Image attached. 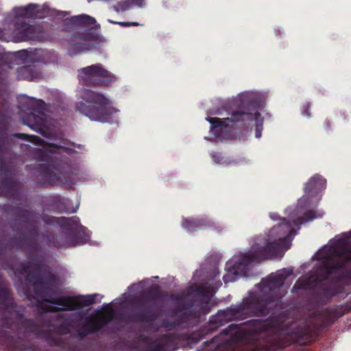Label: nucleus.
<instances>
[{
  "instance_id": "nucleus-8",
  "label": "nucleus",
  "mask_w": 351,
  "mask_h": 351,
  "mask_svg": "<svg viewBox=\"0 0 351 351\" xmlns=\"http://www.w3.org/2000/svg\"><path fill=\"white\" fill-rule=\"evenodd\" d=\"M86 313L84 311L58 313L51 319L40 317L38 321L43 326L52 328L60 337L69 335L80 340H83L89 335L104 332L106 329L110 332L119 330L118 326L112 323V317L109 316L96 322L91 316L85 315Z\"/></svg>"
},
{
  "instance_id": "nucleus-33",
  "label": "nucleus",
  "mask_w": 351,
  "mask_h": 351,
  "mask_svg": "<svg viewBox=\"0 0 351 351\" xmlns=\"http://www.w3.org/2000/svg\"><path fill=\"white\" fill-rule=\"evenodd\" d=\"M16 288L19 294H23L26 298H28L32 296V293L28 289L26 284L21 282L20 286L17 287Z\"/></svg>"
},
{
  "instance_id": "nucleus-12",
  "label": "nucleus",
  "mask_w": 351,
  "mask_h": 351,
  "mask_svg": "<svg viewBox=\"0 0 351 351\" xmlns=\"http://www.w3.org/2000/svg\"><path fill=\"white\" fill-rule=\"evenodd\" d=\"M81 101L75 104V109L91 121L101 123H118L119 110L104 94L88 88H81L77 93Z\"/></svg>"
},
{
  "instance_id": "nucleus-37",
  "label": "nucleus",
  "mask_w": 351,
  "mask_h": 351,
  "mask_svg": "<svg viewBox=\"0 0 351 351\" xmlns=\"http://www.w3.org/2000/svg\"><path fill=\"white\" fill-rule=\"evenodd\" d=\"M210 312V306H209L208 302H206V303H204L201 305L199 308V312L198 313V315H199L200 313L202 314H208Z\"/></svg>"
},
{
  "instance_id": "nucleus-23",
  "label": "nucleus",
  "mask_w": 351,
  "mask_h": 351,
  "mask_svg": "<svg viewBox=\"0 0 351 351\" xmlns=\"http://www.w3.org/2000/svg\"><path fill=\"white\" fill-rule=\"evenodd\" d=\"M15 36L19 41L35 40L34 28L23 19L14 20Z\"/></svg>"
},
{
  "instance_id": "nucleus-22",
  "label": "nucleus",
  "mask_w": 351,
  "mask_h": 351,
  "mask_svg": "<svg viewBox=\"0 0 351 351\" xmlns=\"http://www.w3.org/2000/svg\"><path fill=\"white\" fill-rule=\"evenodd\" d=\"M182 227L189 234H192L195 231L200 230H204L210 228L216 230L219 232L213 221L209 219L208 217H200V218H184Z\"/></svg>"
},
{
  "instance_id": "nucleus-26",
  "label": "nucleus",
  "mask_w": 351,
  "mask_h": 351,
  "mask_svg": "<svg viewBox=\"0 0 351 351\" xmlns=\"http://www.w3.org/2000/svg\"><path fill=\"white\" fill-rule=\"evenodd\" d=\"M172 341V335L169 333L161 335L148 344V350L149 351H166L168 344Z\"/></svg>"
},
{
  "instance_id": "nucleus-41",
  "label": "nucleus",
  "mask_w": 351,
  "mask_h": 351,
  "mask_svg": "<svg viewBox=\"0 0 351 351\" xmlns=\"http://www.w3.org/2000/svg\"><path fill=\"white\" fill-rule=\"evenodd\" d=\"M147 280H143L141 282H139L138 284H136V283H133L132 285H130L128 287V291H130V292H132L133 291V290L134 289H137L141 284H143V282H144L145 281H146Z\"/></svg>"
},
{
  "instance_id": "nucleus-36",
  "label": "nucleus",
  "mask_w": 351,
  "mask_h": 351,
  "mask_svg": "<svg viewBox=\"0 0 351 351\" xmlns=\"http://www.w3.org/2000/svg\"><path fill=\"white\" fill-rule=\"evenodd\" d=\"M192 291H193L192 293L194 294L195 296H199V297H202V298H204L206 296L204 289L201 286H197L195 288H193Z\"/></svg>"
},
{
  "instance_id": "nucleus-45",
  "label": "nucleus",
  "mask_w": 351,
  "mask_h": 351,
  "mask_svg": "<svg viewBox=\"0 0 351 351\" xmlns=\"http://www.w3.org/2000/svg\"><path fill=\"white\" fill-rule=\"evenodd\" d=\"M112 302L110 303H104L101 306H100V308H102V311L108 306H110Z\"/></svg>"
},
{
  "instance_id": "nucleus-34",
  "label": "nucleus",
  "mask_w": 351,
  "mask_h": 351,
  "mask_svg": "<svg viewBox=\"0 0 351 351\" xmlns=\"http://www.w3.org/2000/svg\"><path fill=\"white\" fill-rule=\"evenodd\" d=\"M14 57L25 62L29 58V54L27 50H21L15 52Z\"/></svg>"
},
{
  "instance_id": "nucleus-20",
  "label": "nucleus",
  "mask_w": 351,
  "mask_h": 351,
  "mask_svg": "<svg viewBox=\"0 0 351 351\" xmlns=\"http://www.w3.org/2000/svg\"><path fill=\"white\" fill-rule=\"evenodd\" d=\"M351 239V230L348 232H344L339 235L335 236V237L333 239L330 240V242L332 241L335 242V245L337 247H342L339 249H329L328 252L326 253V254H320L318 256L317 259L319 261H321V258H324V257H327L329 255L332 256V257L337 258L339 256L341 255V253H343V251L346 250H351V247H345L346 245H347L350 240ZM351 263V260L349 261H347L345 263V265L342 267V268L340 270V274L342 276V278L343 277L342 270L346 267V265Z\"/></svg>"
},
{
  "instance_id": "nucleus-50",
  "label": "nucleus",
  "mask_w": 351,
  "mask_h": 351,
  "mask_svg": "<svg viewBox=\"0 0 351 351\" xmlns=\"http://www.w3.org/2000/svg\"><path fill=\"white\" fill-rule=\"evenodd\" d=\"M154 279H158V276H154L153 277Z\"/></svg>"
},
{
  "instance_id": "nucleus-35",
  "label": "nucleus",
  "mask_w": 351,
  "mask_h": 351,
  "mask_svg": "<svg viewBox=\"0 0 351 351\" xmlns=\"http://www.w3.org/2000/svg\"><path fill=\"white\" fill-rule=\"evenodd\" d=\"M238 325L235 324H231L228 326L226 328L223 329L220 333V335H232L233 331H237L238 330Z\"/></svg>"
},
{
  "instance_id": "nucleus-13",
  "label": "nucleus",
  "mask_w": 351,
  "mask_h": 351,
  "mask_svg": "<svg viewBox=\"0 0 351 351\" xmlns=\"http://www.w3.org/2000/svg\"><path fill=\"white\" fill-rule=\"evenodd\" d=\"M326 187V180L319 174L314 175L305 183V195L298 199L295 212L289 214L295 225H302L324 215L322 210H314L313 208L317 206L322 199Z\"/></svg>"
},
{
  "instance_id": "nucleus-24",
  "label": "nucleus",
  "mask_w": 351,
  "mask_h": 351,
  "mask_svg": "<svg viewBox=\"0 0 351 351\" xmlns=\"http://www.w3.org/2000/svg\"><path fill=\"white\" fill-rule=\"evenodd\" d=\"M219 275V270L216 261L213 262L212 258H208L206 262L202 265L201 268L196 270L193 277L202 276V280H214Z\"/></svg>"
},
{
  "instance_id": "nucleus-44",
  "label": "nucleus",
  "mask_w": 351,
  "mask_h": 351,
  "mask_svg": "<svg viewBox=\"0 0 351 351\" xmlns=\"http://www.w3.org/2000/svg\"><path fill=\"white\" fill-rule=\"evenodd\" d=\"M102 312V308H100L99 306L98 308H95L93 313V315H99Z\"/></svg>"
},
{
  "instance_id": "nucleus-15",
  "label": "nucleus",
  "mask_w": 351,
  "mask_h": 351,
  "mask_svg": "<svg viewBox=\"0 0 351 351\" xmlns=\"http://www.w3.org/2000/svg\"><path fill=\"white\" fill-rule=\"evenodd\" d=\"M0 212L7 216L16 217V221H19L28 226V234L32 236L35 239L38 237V227L42 220V216L35 210L24 209L21 208L16 203H6L0 205Z\"/></svg>"
},
{
  "instance_id": "nucleus-51",
  "label": "nucleus",
  "mask_w": 351,
  "mask_h": 351,
  "mask_svg": "<svg viewBox=\"0 0 351 351\" xmlns=\"http://www.w3.org/2000/svg\"><path fill=\"white\" fill-rule=\"evenodd\" d=\"M81 147H82V145H79L77 146V147H78V148H80V149H81Z\"/></svg>"
},
{
  "instance_id": "nucleus-7",
  "label": "nucleus",
  "mask_w": 351,
  "mask_h": 351,
  "mask_svg": "<svg viewBox=\"0 0 351 351\" xmlns=\"http://www.w3.org/2000/svg\"><path fill=\"white\" fill-rule=\"evenodd\" d=\"M350 260V250L343 251L337 258L331 255L321 258L306 278L300 277L296 280L291 292L297 293L299 290H314L312 303L317 306L326 305L332 298L343 292L340 270Z\"/></svg>"
},
{
  "instance_id": "nucleus-27",
  "label": "nucleus",
  "mask_w": 351,
  "mask_h": 351,
  "mask_svg": "<svg viewBox=\"0 0 351 351\" xmlns=\"http://www.w3.org/2000/svg\"><path fill=\"white\" fill-rule=\"evenodd\" d=\"M229 344V340L223 339L221 335H217L210 341L204 342L203 351H222Z\"/></svg>"
},
{
  "instance_id": "nucleus-17",
  "label": "nucleus",
  "mask_w": 351,
  "mask_h": 351,
  "mask_svg": "<svg viewBox=\"0 0 351 351\" xmlns=\"http://www.w3.org/2000/svg\"><path fill=\"white\" fill-rule=\"evenodd\" d=\"M15 20L24 19H43L47 16H55L58 19L66 17L69 13L65 11H59L49 7L47 3L39 5L29 3L25 7H15L13 8Z\"/></svg>"
},
{
  "instance_id": "nucleus-47",
  "label": "nucleus",
  "mask_w": 351,
  "mask_h": 351,
  "mask_svg": "<svg viewBox=\"0 0 351 351\" xmlns=\"http://www.w3.org/2000/svg\"><path fill=\"white\" fill-rule=\"evenodd\" d=\"M108 22L110 23H112V24H117V23H118V21H112L111 19H108Z\"/></svg>"
},
{
  "instance_id": "nucleus-16",
  "label": "nucleus",
  "mask_w": 351,
  "mask_h": 351,
  "mask_svg": "<svg viewBox=\"0 0 351 351\" xmlns=\"http://www.w3.org/2000/svg\"><path fill=\"white\" fill-rule=\"evenodd\" d=\"M78 80L84 86H108L117 81L115 75L99 63L78 69Z\"/></svg>"
},
{
  "instance_id": "nucleus-38",
  "label": "nucleus",
  "mask_w": 351,
  "mask_h": 351,
  "mask_svg": "<svg viewBox=\"0 0 351 351\" xmlns=\"http://www.w3.org/2000/svg\"><path fill=\"white\" fill-rule=\"evenodd\" d=\"M145 1L146 0H129L132 8L135 6L143 8L145 4Z\"/></svg>"
},
{
  "instance_id": "nucleus-1",
  "label": "nucleus",
  "mask_w": 351,
  "mask_h": 351,
  "mask_svg": "<svg viewBox=\"0 0 351 351\" xmlns=\"http://www.w3.org/2000/svg\"><path fill=\"white\" fill-rule=\"evenodd\" d=\"M292 274L291 268H283L270 274L256 285L257 290L249 291L247 296L240 303L219 310L215 315H211L209 319L210 328H217L228 322L243 320L249 317H267L254 320L259 332L249 335L239 351H276L289 346L294 334L293 329L274 319V315L280 299L276 292Z\"/></svg>"
},
{
  "instance_id": "nucleus-32",
  "label": "nucleus",
  "mask_w": 351,
  "mask_h": 351,
  "mask_svg": "<svg viewBox=\"0 0 351 351\" xmlns=\"http://www.w3.org/2000/svg\"><path fill=\"white\" fill-rule=\"evenodd\" d=\"M183 322L179 320L178 319L176 322L169 321L167 319H162L161 322V327L167 328L168 330L173 329L178 324L182 323Z\"/></svg>"
},
{
  "instance_id": "nucleus-49",
  "label": "nucleus",
  "mask_w": 351,
  "mask_h": 351,
  "mask_svg": "<svg viewBox=\"0 0 351 351\" xmlns=\"http://www.w3.org/2000/svg\"><path fill=\"white\" fill-rule=\"evenodd\" d=\"M278 33L280 34V31L279 29H275V34H276V35L277 36Z\"/></svg>"
},
{
  "instance_id": "nucleus-18",
  "label": "nucleus",
  "mask_w": 351,
  "mask_h": 351,
  "mask_svg": "<svg viewBox=\"0 0 351 351\" xmlns=\"http://www.w3.org/2000/svg\"><path fill=\"white\" fill-rule=\"evenodd\" d=\"M23 105V108H26L29 112L26 118H23V123L36 131L37 128L43 123V117L47 111V104L43 99L27 97V101Z\"/></svg>"
},
{
  "instance_id": "nucleus-21",
  "label": "nucleus",
  "mask_w": 351,
  "mask_h": 351,
  "mask_svg": "<svg viewBox=\"0 0 351 351\" xmlns=\"http://www.w3.org/2000/svg\"><path fill=\"white\" fill-rule=\"evenodd\" d=\"M72 201L60 195L51 196L49 198L46 206L47 210L56 213H76L79 206L75 208L71 206Z\"/></svg>"
},
{
  "instance_id": "nucleus-14",
  "label": "nucleus",
  "mask_w": 351,
  "mask_h": 351,
  "mask_svg": "<svg viewBox=\"0 0 351 351\" xmlns=\"http://www.w3.org/2000/svg\"><path fill=\"white\" fill-rule=\"evenodd\" d=\"M166 300L176 303L179 306L172 311L171 315L184 322L189 318L198 317L197 311L194 308L195 302L186 299L182 294L167 293L158 288L151 289L138 298V306H143L145 302L164 303Z\"/></svg>"
},
{
  "instance_id": "nucleus-48",
  "label": "nucleus",
  "mask_w": 351,
  "mask_h": 351,
  "mask_svg": "<svg viewBox=\"0 0 351 351\" xmlns=\"http://www.w3.org/2000/svg\"><path fill=\"white\" fill-rule=\"evenodd\" d=\"M128 297H129V294H128L127 293H123L122 294V298H125H125H128Z\"/></svg>"
},
{
  "instance_id": "nucleus-42",
  "label": "nucleus",
  "mask_w": 351,
  "mask_h": 351,
  "mask_svg": "<svg viewBox=\"0 0 351 351\" xmlns=\"http://www.w3.org/2000/svg\"><path fill=\"white\" fill-rule=\"evenodd\" d=\"M58 147L60 149H62L63 152L66 153L67 154H72L75 152V151H74L73 149L70 148V147H63V146H59Z\"/></svg>"
},
{
  "instance_id": "nucleus-40",
  "label": "nucleus",
  "mask_w": 351,
  "mask_h": 351,
  "mask_svg": "<svg viewBox=\"0 0 351 351\" xmlns=\"http://www.w3.org/2000/svg\"><path fill=\"white\" fill-rule=\"evenodd\" d=\"M117 25L121 26V27H130V26H137L139 24L136 22H118Z\"/></svg>"
},
{
  "instance_id": "nucleus-43",
  "label": "nucleus",
  "mask_w": 351,
  "mask_h": 351,
  "mask_svg": "<svg viewBox=\"0 0 351 351\" xmlns=\"http://www.w3.org/2000/svg\"><path fill=\"white\" fill-rule=\"evenodd\" d=\"M324 128L326 130H330V122L328 119H326L324 121Z\"/></svg>"
},
{
  "instance_id": "nucleus-9",
  "label": "nucleus",
  "mask_w": 351,
  "mask_h": 351,
  "mask_svg": "<svg viewBox=\"0 0 351 351\" xmlns=\"http://www.w3.org/2000/svg\"><path fill=\"white\" fill-rule=\"evenodd\" d=\"M53 149L49 152L40 148L34 149L33 154L35 158L39 162L46 163H36L27 165L25 169L36 180L38 186L48 187L62 182V180L77 182L88 180L87 175L84 176L78 167L73 165L68 159H52L49 153H54Z\"/></svg>"
},
{
  "instance_id": "nucleus-11",
  "label": "nucleus",
  "mask_w": 351,
  "mask_h": 351,
  "mask_svg": "<svg viewBox=\"0 0 351 351\" xmlns=\"http://www.w3.org/2000/svg\"><path fill=\"white\" fill-rule=\"evenodd\" d=\"M25 140L35 143L40 140L36 135H28L23 133H13L8 123L0 121V195L12 197L15 200L22 199L19 191L18 182L14 178V169L8 165L3 158L6 155H11L16 147V139Z\"/></svg>"
},
{
  "instance_id": "nucleus-6",
  "label": "nucleus",
  "mask_w": 351,
  "mask_h": 351,
  "mask_svg": "<svg viewBox=\"0 0 351 351\" xmlns=\"http://www.w3.org/2000/svg\"><path fill=\"white\" fill-rule=\"evenodd\" d=\"M42 221L48 225L60 226L62 229V237L56 239L51 232L46 230L41 233L39 232V236L36 240L28 234V226H26V232L21 234L27 235L29 237L28 239L21 237H0V256H5L13 250H19L29 246L33 250H37L39 247L38 241L47 246H53L58 249L75 247L88 243L90 245H97L95 241L90 240V231L80 224V218L77 216L58 217L43 214Z\"/></svg>"
},
{
  "instance_id": "nucleus-25",
  "label": "nucleus",
  "mask_w": 351,
  "mask_h": 351,
  "mask_svg": "<svg viewBox=\"0 0 351 351\" xmlns=\"http://www.w3.org/2000/svg\"><path fill=\"white\" fill-rule=\"evenodd\" d=\"M41 74L40 69L34 63L20 66L16 69V77L19 80L35 81L40 78Z\"/></svg>"
},
{
  "instance_id": "nucleus-31",
  "label": "nucleus",
  "mask_w": 351,
  "mask_h": 351,
  "mask_svg": "<svg viewBox=\"0 0 351 351\" xmlns=\"http://www.w3.org/2000/svg\"><path fill=\"white\" fill-rule=\"evenodd\" d=\"M132 7L130 4L129 0H123L118 1L116 5H113V10L116 12H125L130 9H131Z\"/></svg>"
},
{
  "instance_id": "nucleus-29",
  "label": "nucleus",
  "mask_w": 351,
  "mask_h": 351,
  "mask_svg": "<svg viewBox=\"0 0 351 351\" xmlns=\"http://www.w3.org/2000/svg\"><path fill=\"white\" fill-rule=\"evenodd\" d=\"M210 156L215 164L223 166L238 165L241 162V160H232L229 157L223 156L220 152H212Z\"/></svg>"
},
{
  "instance_id": "nucleus-30",
  "label": "nucleus",
  "mask_w": 351,
  "mask_h": 351,
  "mask_svg": "<svg viewBox=\"0 0 351 351\" xmlns=\"http://www.w3.org/2000/svg\"><path fill=\"white\" fill-rule=\"evenodd\" d=\"M47 56V51L43 49H36L34 57L32 58L38 63H47V60L45 57Z\"/></svg>"
},
{
  "instance_id": "nucleus-39",
  "label": "nucleus",
  "mask_w": 351,
  "mask_h": 351,
  "mask_svg": "<svg viewBox=\"0 0 351 351\" xmlns=\"http://www.w3.org/2000/svg\"><path fill=\"white\" fill-rule=\"evenodd\" d=\"M310 108H311V103H306V104L304 106V109L302 110V114L305 117H310Z\"/></svg>"
},
{
  "instance_id": "nucleus-46",
  "label": "nucleus",
  "mask_w": 351,
  "mask_h": 351,
  "mask_svg": "<svg viewBox=\"0 0 351 351\" xmlns=\"http://www.w3.org/2000/svg\"><path fill=\"white\" fill-rule=\"evenodd\" d=\"M121 302V298H115L112 302V303H115V304H120Z\"/></svg>"
},
{
  "instance_id": "nucleus-10",
  "label": "nucleus",
  "mask_w": 351,
  "mask_h": 351,
  "mask_svg": "<svg viewBox=\"0 0 351 351\" xmlns=\"http://www.w3.org/2000/svg\"><path fill=\"white\" fill-rule=\"evenodd\" d=\"M64 22L68 27H77L76 30L64 38L69 56H74L88 51L103 53L106 40L93 28L94 25L100 27L99 24L96 25L95 18L82 14L65 19Z\"/></svg>"
},
{
  "instance_id": "nucleus-4",
  "label": "nucleus",
  "mask_w": 351,
  "mask_h": 351,
  "mask_svg": "<svg viewBox=\"0 0 351 351\" xmlns=\"http://www.w3.org/2000/svg\"><path fill=\"white\" fill-rule=\"evenodd\" d=\"M0 343L10 351H41L37 346L27 344L24 338L34 335L50 346L66 348L65 339L56 335L51 328L43 326L37 317L24 318L25 308L18 305L10 289L3 282L0 274Z\"/></svg>"
},
{
  "instance_id": "nucleus-5",
  "label": "nucleus",
  "mask_w": 351,
  "mask_h": 351,
  "mask_svg": "<svg viewBox=\"0 0 351 351\" xmlns=\"http://www.w3.org/2000/svg\"><path fill=\"white\" fill-rule=\"evenodd\" d=\"M27 261H22L16 268V272L27 274V280L34 283L36 294L49 305L59 311H74L99 302L104 295L99 293L57 296L60 280L45 263L43 257L28 253Z\"/></svg>"
},
{
  "instance_id": "nucleus-2",
  "label": "nucleus",
  "mask_w": 351,
  "mask_h": 351,
  "mask_svg": "<svg viewBox=\"0 0 351 351\" xmlns=\"http://www.w3.org/2000/svg\"><path fill=\"white\" fill-rule=\"evenodd\" d=\"M215 106L207 111L206 121L210 124L205 136L210 142H223L233 138L235 133L248 129L255 122V136L261 137L264 119L259 110L265 106V95L257 91H244L232 99H216Z\"/></svg>"
},
{
  "instance_id": "nucleus-19",
  "label": "nucleus",
  "mask_w": 351,
  "mask_h": 351,
  "mask_svg": "<svg viewBox=\"0 0 351 351\" xmlns=\"http://www.w3.org/2000/svg\"><path fill=\"white\" fill-rule=\"evenodd\" d=\"M121 315L130 322L145 324L149 330L154 332H157L160 329V326L155 322L159 315L158 311L154 309L138 308V311L134 313H125Z\"/></svg>"
},
{
  "instance_id": "nucleus-28",
  "label": "nucleus",
  "mask_w": 351,
  "mask_h": 351,
  "mask_svg": "<svg viewBox=\"0 0 351 351\" xmlns=\"http://www.w3.org/2000/svg\"><path fill=\"white\" fill-rule=\"evenodd\" d=\"M20 263H19V264H17V265H15V266H14V265H8V266L9 267H11V269L14 271V274H15V275H18V274L21 275V274H19V273H18V272H16V268L19 266V265ZM25 275H26V276H25V280H26V281H27V282H28V280H27V274H25ZM21 276H24V274H21ZM30 283H32V285H34V283H33L32 282H30ZM33 287L34 288V286H33ZM34 293L35 297H36V298L37 299L38 302V305H37V308H38V311L41 314V315H40V316H45V315H43V314H45V313H47L49 312V311L48 310L47 307L45 306L43 304L40 303L39 302L40 301V302H45L46 304H47L48 306H49L50 308H51V306L49 305V304H48L47 302L43 301V300H41L39 297H38V295L36 294V292H35V289H34ZM51 308H52V307H51ZM53 310H52V312H54V310H55V311H60L59 310H57V309H56V308H53ZM54 316H55V315H53V317H54ZM38 317H39V315H38ZM45 317H47V318H50V319H51V318H52V317H53V316H51V317H47V316H46V315H45Z\"/></svg>"
},
{
  "instance_id": "nucleus-3",
  "label": "nucleus",
  "mask_w": 351,
  "mask_h": 351,
  "mask_svg": "<svg viewBox=\"0 0 351 351\" xmlns=\"http://www.w3.org/2000/svg\"><path fill=\"white\" fill-rule=\"evenodd\" d=\"M295 212V207L287 208L285 213L288 215V219L280 217L277 213H269L271 220L279 219L280 222L273 226L268 234L254 237L248 251L239 252L226 262L227 274L223 276L225 284L235 282L239 277L254 276L251 270V265L254 263H261L284 255L291 245L293 237L298 234L293 226H298L299 229L301 226L295 225L293 219L289 216L290 213Z\"/></svg>"
}]
</instances>
